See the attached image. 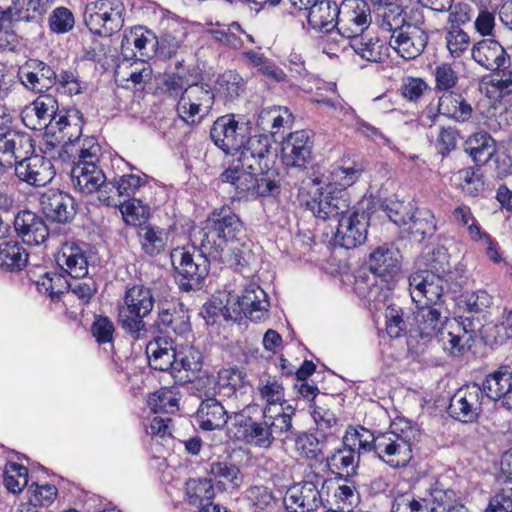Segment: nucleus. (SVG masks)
I'll use <instances>...</instances> for the list:
<instances>
[{
	"mask_svg": "<svg viewBox=\"0 0 512 512\" xmlns=\"http://www.w3.org/2000/svg\"><path fill=\"white\" fill-rule=\"evenodd\" d=\"M365 168L361 163L345 162L333 165L330 181L319 198L307 203L308 209L321 220L338 219L350 212V201L346 189L356 183Z\"/></svg>",
	"mask_w": 512,
	"mask_h": 512,
	"instance_id": "obj_1",
	"label": "nucleus"
},
{
	"mask_svg": "<svg viewBox=\"0 0 512 512\" xmlns=\"http://www.w3.org/2000/svg\"><path fill=\"white\" fill-rule=\"evenodd\" d=\"M427 499L430 506H435L436 512H447L458 504L456 492L450 488H444L440 483H435L429 489V497Z\"/></svg>",
	"mask_w": 512,
	"mask_h": 512,
	"instance_id": "obj_54",
	"label": "nucleus"
},
{
	"mask_svg": "<svg viewBox=\"0 0 512 512\" xmlns=\"http://www.w3.org/2000/svg\"><path fill=\"white\" fill-rule=\"evenodd\" d=\"M124 305L119 310L121 327L134 339L146 336L147 329L143 320L154 307L155 298L152 291L143 285L127 288L124 295Z\"/></svg>",
	"mask_w": 512,
	"mask_h": 512,
	"instance_id": "obj_6",
	"label": "nucleus"
},
{
	"mask_svg": "<svg viewBox=\"0 0 512 512\" xmlns=\"http://www.w3.org/2000/svg\"><path fill=\"white\" fill-rule=\"evenodd\" d=\"M377 24L383 31L394 34L408 23L405 22L403 10L399 5H388L377 9Z\"/></svg>",
	"mask_w": 512,
	"mask_h": 512,
	"instance_id": "obj_49",
	"label": "nucleus"
},
{
	"mask_svg": "<svg viewBox=\"0 0 512 512\" xmlns=\"http://www.w3.org/2000/svg\"><path fill=\"white\" fill-rule=\"evenodd\" d=\"M258 391L261 398L266 402L265 407L272 408V405L279 404L281 405L280 408H283L282 403L285 402L284 388L275 378L261 379Z\"/></svg>",
	"mask_w": 512,
	"mask_h": 512,
	"instance_id": "obj_60",
	"label": "nucleus"
},
{
	"mask_svg": "<svg viewBox=\"0 0 512 512\" xmlns=\"http://www.w3.org/2000/svg\"><path fill=\"white\" fill-rule=\"evenodd\" d=\"M312 134L307 130L290 133L282 142V161L291 169H305L312 159Z\"/></svg>",
	"mask_w": 512,
	"mask_h": 512,
	"instance_id": "obj_17",
	"label": "nucleus"
},
{
	"mask_svg": "<svg viewBox=\"0 0 512 512\" xmlns=\"http://www.w3.org/2000/svg\"><path fill=\"white\" fill-rule=\"evenodd\" d=\"M202 353L193 346H187L177 350V360L174 380L184 384L190 382L202 368Z\"/></svg>",
	"mask_w": 512,
	"mask_h": 512,
	"instance_id": "obj_38",
	"label": "nucleus"
},
{
	"mask_svg": "<svg viewBox=\"0 0 512 512\" xmlns=\"http://www.w3.org/2000/svg\"><path fill=\"white\" fill-rule=\"evenodd\" d=\"M159 312L155 326L161 333H169L173 331L176 334H183L190 330L188 317L179 315L174 305L159 304Z\"/></svg>",
	"mask_w": 512,
	"mask_h": 512,
	"instance_id": "obj_41",
	"label": "nucleus"
},
{
	"mask_svg": "<svg viewBox=\"0 0 512 512\" xmlns=\"http://www.w3.org/2000/svg\"><path fill=\"white\" fill-rule=\"evenodd\" d=\"M339 10L337 31L345 38L359 37L371 23L370 7L364 0H344Z\"/></svg>",
	"mask_w": 512,
	"mask_h": 512,
	"instance_id": "obj_12",
	"label": "nucleus"
},
{
	"mask_svg": "<svg viewBox=\"0 0 512 512\" xmlns=\"http://www.w3.org/2000/svg\"><path fill=\"white\" fill-rule=\"evenodd\" d=\"M378 435L375 436L363 426H349L343 436V446L349 447L357 455L375 452Z\"/></svg>",
	"mask_w": 512,
	"mask_h": 512,
	"instance_id": "obj_43",
	"label": "nucleus"
},
{
	"mask_svg": "<svg viewBox=\"0 0 512 512\" xmlns=\"http://www.w3.org/2000/svg\"><path fill=\"white\" fill-rule=\"evenodd\" d=\"M374 453L393 469L406 467L413 457L410 439L393 431L378 434Z\"/></svg>",
	"mask_w": 512,
	"mask_h": 512,
	"instance_id": "obj_10",
	"label": "nucleus"
},
{
	"mask_svg": "<svg viewBox=\"0 0 512 512\" xmlns=\"http://www.w3.org/2000/svg\"><path fill=\"white\" fill-rule=\"evenodd\" d=\"M34 153V145L31 137L25 133L14 130L0 133V162L7 165H16Z\"/></svg>",
	"mask_w": 512,
	"mask_h": 512,
	"instance_id": "obj_26",
	"label": "nucleus"
},
{
	"mask_svg": "<svg viewBox=\"0 0 512 512\" xmlns=\"http://www.w3.org/2000/svg\"><path fill=\"white\" fill-rule=\"evenodd\" d=\"M194 387L199 391V397L202 399L198 407L196 417L199 427L206 431L222 429L229 418L228 411L222 403L215 398L216 382L213 377L199 378Z\"/></svg>",
	"mask_w": 512,
	"mask_h": 512,
	"instance_id": "obj_8",
	"label": "nucleus"
},
{
	"mask_svg": "<svg viewBox=\"0 0 512 512\" xmlns=\"http://www.w3.org/2000/svg\"><path fill=\"white\" fill-rule=\"evenodd\" d=\"M297 452L306 459L318 460L323 454V444L311 433H300L295 439Z\"/></svg>",
	"mask_w": 512,
	"mask_h": 512,
	"instance_id": "obj_57",
	"label": "nucleus"
},
{
	"mask_svg": "<svg viewBox=\"0 0 512 512\" xmlns=\"http://www.w3.org/2000/svg\"><path fill=\"white\" fill-rule=\"evenodd\" d=\"M59 111L58 102L54 97L41 95L22 110L21 119L23 124L31 130L45 128L48 132V128Z\"/></svg>",
	"mask_w": 512,
	"mask_h": 512,
	"instance_id": "obj_23",
	"label": "nucleus"
},
{
	"mask_svg": "<svg viewBox=\"0 0 512 512\" xmlns=\"http://www.w3.org/2000/svg\"><path fill=\"white\" fill-rule=\"evenodd\" d=\"M412 218L406 230L416 241L421 242L426 237H431L435 233L437 229L436 220L430 210L426 208H416Z\"/></svg>",
	"mask_w": 512,
	"mask_h": 512,
	"instance_id": "obj_45",
	"label": "nucleus"
},
{
	"mask_svg": "<svg viewBox=\"0 0 512 512\" xmlns=\"http://www.w3.org/2000/svg\"><path fill=\"white\" fill-rule=\"evenodd\" d=\"M243 315L254 322L267 318L269 301L267 294L258 285L252 283L242 292Z\"/></svg>",
	"mask_w": 512,
	"mask_h": 512,
	"instance_id": "obj_37",
	"label": "nucleus"
},
{
	"mask_svg": "<svg viewBox=\"0 0 512 512\" xmlns=\"http://www.w3.org/2000/svg\"><path fill=\"white\" fill-rule=\"evenodd\" d=\"M245 238L244 224L230 207L214 209L199 230L195 242L202 246L204 253L211 259L221 257L229 244L240 242Z\"/></svg>",
	"mask_w": 512,
	"mask_h": 512,
	"instance_id": "obj_4",
	"label": "nucleus"
},
{
	"mask_svg": "<svg viewBox=\"0 0 512 512\" xmlns=\"http://www.w3.org/2000/svg\"><path fill=\"white\" fill-rule=\"evenodd\" d=\"M414 319L417 325V332L423 344L429 342L434 336L439 335V330L442 329L448 319L447 309L444 303H424L418 306L417 311L414 313Z\"/></svg>",
	"mask_w": 512,
	"mask_h": 512,
	"instance_id": "obj_22",
	"label": "nucleus"
},
{
	"mask_svg": "<svg viewBox=\"0 0 512 512\" xmlns=\"http://www.w3.org/2000/svg\"><path fill=\"white\" fill-rule=\"evenodd\" d=\"M293 415L294 409L291 406L287 407V411L284 408L274 411L270 407H265L260 420H252L250 417L234 413L232 426L239 428L236 432L230 428L229 432L233 433L237 440L255 447L269 448L275 439L291 431Z\"/></svg>",
	"mask_w": 512,
	"mask_h": 512,
	"instance_id": "obj_3",
	"label": "nucleus"
},
{
	"mask_svg": "<svg viewBox=\"0 0 512 512\" xmlns=\"http://www.w3.org/2000/svg\"><path fill=\"white\" fill-rule=\"evenodd\" d=\"M40 206L45 216L53 222H72L77 213L75 199L59 189L49 188L40 196Z\"/></svg>",
	"mask_w": 512,
	"mask_h": 512,
	"instance_id": "obj_18",
	"label": "nucleus"
},
{
	"mask_svg": "<svg viewBox=\"0 0 512 512\" xmlns=\"http://www.w3.org/2000/svg\"><path fill=\"white\" fill-rule=\"evenodd\" d=\"M73 186L82 194H92L104 183L105 174L97 164L75 163L71 169Z\"/></svg>",
	"mask_w": 512,
	"mask_h": 512,
	"instance_id": "obj_33",
	"label": "nucleus"
},
{
	"mask_svg": "<svg viewBox=\"0 0 512 512\" xmlns=\"http://www.w3.org/2000/svg\"><path fill=\"white\" fill-rule=\"evenodd\" d=\"M148 404L155 413H174L178 409V398L171 389L163 388L149 398Z\"/></svg>",
	"mask_w": 512,
	"mask_h": 512,
	"instance_id": "obj_62",
	"label": "nucleus"
},
{
	"mask_svg": "<svg viewBox=\"0 0 512 512\" xmlns=\"http://www.w3.org/2000/svg\"><path fill=\"white\" fill-rule=\"evenodd\" d=\"M52 3L53 0H0V22H39Z\"/></svg>",
	"mask_w": 512,
	"mask_h": 512,
	"instance_id": "obj_14",
	"label": "nucleus"
},
{
	"mask_svg": "<svg viewBox=\"0 0 512 512\" xmlns=\"http://www.w3.org/2000/svg\"><path fill=\"white\" fill-rule=\"evenodd\" d=\"M451 277L433 274L431 272L416 271L408 278L412 300L419 304L424 298L425 303H443V294L450 290Z\"/></svg>",
	"mask_w": 512,
	"mask_h": 512,
	"instance_id": "obj_13",
	"label": "nucleus"
},
{
	"mask_svg": "<svg viewBox=\"0 0 512 512\" xmlns=\"http://www.w3.org/2000/svg\"><path fill=\"white\" fill-rule=\"evenodd\" d=\"M185 496L190 505L202 506L215 496L214 485L208 478H191L185 483Z\"/></svg>",
	"mask_w": 512,
	"mask_h": 512,
	"instance_id": "obj_46",
	"label": "nucleus"
},
{
	"mask_svg": "<svg viewBox=\"0 0 512 512\" xmlns=\"http://www.w3.org/2000/svg\"><path fill=\"white\" fill-rule=\"evenodd\" d=\"M87 245L66 242L57 256V263L71 277L83 278L88 274Z\"/></svg>",
	"mask_w": 512,
	"mask_h": 512,
	"instance_id": "obj_30",
	"label": "nucleus"
},
{
	"mask_svg": "<svg viewBox=\"0 0 512 512\" xmlns=\"http://www.w3.org/2000/svg\"><path fill=\"white\" fill-rule=\"evenodd\" d=\"M401 255L392 243L375 248L369 256L373 276L356 279L355 289L370 302H386L393 283L400 274Z\"/></svg>",
	"mask_w": 512,
	"mask_h": 512,
	"instance_id": "obj_2",
	"label": "nucleus"
},
{
	"mask_svg": "<svg viewBox=\"0 0 512 512\" xmlns=\"http://www.w3.org/2000/svg\"><path fill=\"white\" fill-rule=\"evenodd\" d=\"M440 98L442 116L457 123H466L472 118V105L462 94L450 91L443 93Z\"/></svg>",
	"mask_w": 512,
	"mask_h": 512,
	"instance_id": "obj_39",
	"label": "nucleus"
},
{
	"mask_svg": "<svg viewBox=\"0 0 512 512\" xmlns=\"http://www.w3.org/2000/svg\"><path fill=\"white\" fill-rule=\"evenodd\" d=\"M15 175L22 182L41 187L54 178L55 170L51 161L44 156L27 154L15 165Z\"/></svg>",
	"mask_w": 512,
	"mask_h": 512,
	"instance_id": "obj_21",
	"label": "nucleus"
},
{
	"mask_svg": "<svg viewBox=\"0 0 512 512\" xmlns=\"http://www.w3.org/2000/svg\"><path fill=\"white\" fill-rule=\"evenodd\" d=\"M512 385V368L500 366L489 374L483 381L481 388L483 395L493 401L501 400L510 390Z\"/></svg>",
	"mask_w": 512,
	"mask_h": 512,
	"instance_id": "obj_40",
	"label": "nucleus"
},
{
	"mask_svg": "<svg viewBox=\"0 0 512 512\" xmlns=\"http://www.w3.org/2000/svg\"><path fill=\"white\" fill-rule=\"evenodd\" d=\"M21 83L29 90L42 93L57 83L55 70L39 59H28L18 72Z\"/></svg>",
	"mask_w": 512,
	"mask_h": 512,
	"instance_id": "obj_24",
	"label": "nucleus"
},
{
	"mask_svg": "<svg viewBox=\"0 0 512 512\" xmlns=\"http://www.w3.org/2000/svg\"><path fill=\"white\" fill-rule=\"evenodd\" d=\"M223 297L226 298L225 304L223 299L217 298L211 302V307L214 308L213 314H221L226 319L237 320L243 314L242 295L225 292Z\"/></svg>",
	"mask_w": 512,
	"mask_h": 512,
	"instance_id": "obj_51",
	"label": "nucleus"
},
{
	"mask_svg": "<svg viewBox=\"0 0 512 512\" xmlns=\"http://www.w3.org/2000/svg\"><path fill=\"white\" fill-rule=\"evenodd\" d=\"M227 248L228 250H224L222 256L217 257L216 259L228 263L231 267H246L253 258L249 245L243 241L229 244Z\"/></svg>",
	"mask_w": 512,
	"mask_h": 512,
	"instance_id": "obj_53",
	"label": "nucleus"
},
{
	"mask_svg": "<svg viewBox=\"0 0 512 512\" xmlns=\"http://www.w3.org/2000/svg\"><path fill=\"white\" fill-rule=\"evenodd\" d=\"M237 159L242 161L249 169L264 170L268 169V156L271 153L270 137L265 134L254 135L248 138L239 150Z\"/></svg>",
	"mask_w": 512,
	"mask_h": 512,
	"instance_id": "obj_28",
	"label": "nucleus"
},
{
	"mask_svg": "<svg viewBox=\"0 0 512 512\" xmlns=\"http://www.w3.org/2000/svg\"><path fill=\"white\" fill-rule=\"evenodd\" d=\"M427 267L425 272L450 277L451 264L447 249L443 246L434 248L426 257Z\"/></svg>",
	"mask_w": 512,
	"mask_h": 512,
	"instance_id": "obj_61",
	"label": "nucleus"
},
{
	"mask_svg": "<svg viewBox=\"0 0 512 512\" xmlns=\"http://www.w3.org/2000/svg\"><path fill=\"white\" fill-rule=\"evenodd\" d=\"M369 213L353 211L339 218L335 243L352 249L365 243L369 227Z\"/></svg>",
	"mask_w": 512,
	"mask_h": 512,
	"instance_id": "obj_16",
	"label": "nucleus"
},
{
	"mask_svg": "<svg viewBox=\"0 0 512 512\" xmlns=\"http://www.w3.org/2000/svg\"><path fill=\"white\" fill-rule=\"evenodd\" d=\"M436 92H450L458 83V74L448 63L437 65L433 71Z\"/></svg>",
	"mask_w": 512,
	"mask_h": 512,
	"instance_id": "obj_63",
	"label": "nucleus"
},
{
	"mask_svg": "<svg viewBox=\"0 0 512 512\" xmlns=\"http://www.w3.org/2000/svg\"><path fill=\"white\" fill-rule=\"evenodd\" d=\"M214 101V93L208 84L193 83L188 85L179 97L177 114L189 125L198 124L210 113Z\"/></svg>",
	"mask_w": 512,
	"mask_h": 512,
	"instance_id": "obj_9",
	"label": "nucleus"
},
{
	"mask_svg": "<svg viewBox=\"0 0 512 512\" xmlns=\"http://www.w3.org/2000/svg\"><path fill=\"white\" fill-rule=\"evenodd\" d=\"M339 7L330 0H317L308 11L309 25L318 31L330 32L337 29Z\"/></svg>",
	"mask_w": 512,
	"mask_h": 512,
	"instance_id": "obj_36",
	"label": "nucleus"
},
{
	"mask_svg": "<svg viewBox=\"0 0 512 512\" xmlns=\"http://www.w3.org/2000/svg\"><path fill=\"white\" fill-rule=\"evenodd\" d=\"M471 52L479 65L491 71L500 70L509 62L505 49L492 39L479 41L472 47Z\"/></svg>",
	"mask_w": 512,
	"mask_h": 512,
	"instance_id": "obj_32",
	"label": "nucleus"
},
{
	"mask_svg": "<svg viewBox=\"0 0 512 512\" xmlns=\"http://www.w3.org/2000/svg\"><path fill=\"white\" fill-rule=\"evenodd\" d=\"M483 393L480 385L467 384L459 388L450 399L449 414L465 423L474 422L482 411Z\"/></svg>",
	"mask_w": 512,
	"mask_h": 512,
	"instance_id": "obj_15",
	"label": "nucleus"
},
{
	"mask_svg": "<svg viewBox=\"0 0 512 512\" xmlns=\"http://www.w3.org/2000/svg\"><path fill=\"white\" fill-rule=\"evenodd\" d=\"M146 354L152 369L169 372L174 378L177 349L169 337H157L146 346Z\"/></svg>",
	"mask_w": 512,
	"mask_h": 512,
	"instance_id": "obj_27",
	"label": "nucleus"
},
{
	"mask_svg": "<svg viewBox=\"0 0 512 512\" xmlns=\"http://www.w3.org/2000/svg\"><path fill=\"white\" fill-rule=\"evenodd\" d=\"M209 474L219 482H228L233 488L242 484L243 477L237 465L228 461H214L209 465Z\"/></svg>",
	"mask_w": 512,
	"mask_h": 512,
	"instance_id": "obj_50",
	"label": "nucleus"
},
{
	"mask_svg": "<svg viewBox=\"0 0 512 512\" xmlns=\"http://www.w3.org/2000/svg\"><path fill=\"white\" fill-rule=\"evenodd\" d=\"M464 149L477 165H484L496 151L495 140L488 133H475L466 140Z\"/></svg>",
	"mask_w": 512,
	"mask_h": 512,
	"instance_id": "obj_42",
	"label": "nucleus"
},
{
	"mask_svg": "<svg viewBox=\"0 0 512 512\" xmlns=\"http://www.w3.org/2000/svg\"><path fill=\"white\" fill-rule=\"evenodd\" d=\"M324 480L316 476V481L306 480L289 487L284 496L286 509L293 512H315L324 506V498L319 489Z\"/></svg>",
	"mask_w": 512,
	"mask_h": 512,
	"instance_id": "obj_11",
	"label": "nucleus"
},
{
	"mask_svg": "<svg viewBox=\"0 0 512 512\" xmlns=\"http://www.w3.org/2000/svg\"><path fill=\"white\" fill-rule=\"evenodd\" d=\"M437 337L443 349L451 356L464 354L474 341L473 334L455 319L446 322Z\"/></svg>",
	"mask_w": 512,
	"mask_h": 512,
	"instance_id": "obj_31",
	"label": "nucleus"
},
{
	"mask_svg": "<svg viewBox=\"0 0 512 512\" xmlns=\"http://www.w3.org/2000/svg\"><path fill=\"white\" fill-rule=\"evenodd\" d=\"M15 231L28 245H40L49 236V230L43 218L31 211L19 212L14 220Z\"/></svg>",
	"mask_w": 512,
	"mask_h": 512,
	"instance_id": "obj_29",
	"label": "nucleus"
},
{
	"mask_svg": "<svg viewBox=\"0 0 512 512\" xmlns=\"http://www.w3.org/2000/svg\"><path fill=\"white\" fill-rule=\"evenodd\" d=\"M138 237L143 252L155 257L165 251L168 243V233L157 226L144 225L139 228Z\"/></svg>",
	"mask_w": 512,
	"mask_h": 512,
	"instance_id": "obj_44",
	"label": "nucleus"
},
{
	"mask_svg": "<svg viewBox=\"0 0 512 512\" xmlns=\"http://www.w3.org/2000/svg\"><path fill=\"white\" fill-rule=\"evenodd\" d=\"M175 278L181 291L199 290L209 273V258L202 246L177 247L170 252Z\"/></svg>",
	"mask_w": 512,
	"mask_h": 512,
	"instance_id": "obj_5",
	"label": "nucleus"
},
{
	"mask_svg": "<svg viewBox=\"0 0 512 512\" xmlns=\"http://www.w3.org/2000/svg\"><path fill=\"white\" fill-rule=\"evenodd\" d=\"M28 483V470L26 467L10 463L4 473V485L8 491L20 493Z\"/></svg>",
	"mask_w": 512,
	"mask_h": 512,
	"instance_id": "obj_59",
	"label": "nucleus"
},
{
	"mask_svg": "<svg viewBox=\"0 0 512 512\" xmlns=\"http://www.w3.org/2000/svg\"><path fill=\"white\" fill-rule=\"evenodd\" d=\"M84 117L78 109H63L56 114L46 132L55 142L63 143V147L78 141L82 135Z\"/></svg>",
	"mask_w": 512,
	"mask_h": 512,
	"instance_id": "obj_19",
	"label": "nucleus"
},
{
	"mask_svg": "<svg viewBox=\"0 0 512 512\" xmlns=\"http://www.w3.org/2000/svg\"><path fill=\"white\" fill-rule=\"evenodd\" d=\"M245 373L237 368L223 369L219 372V394L230 397L244 386Z\"/></svg>",
	"mask_w": 512,
	"mask_h": 512,
	"instance_id": "obj_55",
	"label": "nucleus"
},
{
	"mask_svg": "<svg viewBox=\"0 0 512 512\" xmlns=\"http://www.w3.org/2000/svg\"><path fill=\"white\" fill-rule=\"evenodd\" d=\"M47 22L51 32L65 34L74 28L75 17L70 9L60 6L52 10Z\"/></svg>",
	"mask_w": 512,
	"mask_h": 512,
	"instance_id": "obj_56",
	"label": "nucleus"
},
{
	"mask_svg": "<svg viewBox=\"0 0 512 512\" xmlns=\"http://www.w3.org/2000/svg\"><path fill=\"white\" fill-rule=\"evenodd\" d=\"M157 44V37L152 31L142 26H136L125 30L121 41V49L126 57H128L127 51L130 50L131 46H134L140 57H150L155 53Z\"/></svg>",
	"mask_w": 512,
	"mask_h": 512,
	"instance_id": "obj_35",
	"label": "nucleus"
},
{
	"mask_svg": "<svg viewBox=\"0 0 512 512\" xmlns=\"http://www.w3.org/2000/svg\"><path fill=\"white\" fill-rule=\"evenodd\" d=\"M245 128L233 115L219 117L213 124L210 137L214 144L226 153L239 151L243 146Z\"/></svg>",
	"mask_w": 512,
	"mask_h": 512,
	"instance_id": "obj_25",
	"label": "nucleus"
},
{
	"mask_svg": "<svg viewBox=\"0 0 512 512\" xmlns=\"http://www.w3.org/2000/svg\"><path fill=\"white\" fill-rule=\"evenodd\" d=\"M446 47L453 58L461 57L469 48V35L460 27H450L445 35Z\"/></svg>",
	"mask_w": 512,
	"mask_h": 512,
	"instance_id": "obj_58",
	"label": "nucleus"
},
{
	"mask_svg": "<svg viewBox=\"0 0 512 512\" xmlns=\"http://www.w3.org/2000/svg\"><path fill=\"white\" fill-rule=\"evenodd\" d=\"M125 12L121 0H95L86 4L83 20L91 33L110 37L123 28Z\"/></svg>",
	"mask_w": 512,
	"mask_h": 512,
	"instance_id": "obj_7",
	"label": "nucleus"
},
{
	"mask_svg": "<svg viewBox=\"0 0 512 512\" xmlns=\"http://www.w3.org/2000/svg\"><path fill=\"white\" fill-rule=\"evenodd\" d=\"M28 253L16 241L0 244V267L8 271H18L26 266Z\"/></svg>",
	"mask_w": 512,
	"mask_h": 512,
	"instance_id": "obj_47",
	"label": "nucleus"
},
{
	"mask_svg": "<svg viewBox=\"0 0 512 512\" xmlns=\"http://www.w3.org/2000/svg\"><path fill=\"white\" fill-rule=\"evenodd\" d=\"M263 172V170L261 171ZM275 171L269 168L260 177H254L253 189L251 196H275L280 192L279 181L275 178Z\"/></svg>",
	"mask_w": 512,
	"mask_h": 512,
	"instance_id": "obj_64",
	"label": "nucleus"
},
{
	"mask_svg": "<svg viewBox=\"0 0 512 512\" xmlns=\"http://www.w3.org/2000/svg\"><path fill=\"white\" fill-rule=\"evenodd\" d=\"M428 43L427 33L418 26L407 24L391 34L390 47L403 59L413 60L420 56Z\"/></svg>",
	"mask_w": 512,
	"mask_h": 512,
	"instance_id": "obj_20",
	"label": "nucleus"
},
{
	"mask_svg": "<svg viewBox=\"0 0 512 512\" xmlns=\"http://www.w3.org/2000/svg\"><path fill=\"white\" fill-rule=\"evenodd\" d=\"M119 207L125 222L139 228L144 226L150 215V208L137 199L123 201Z\"/></svg>",
	"mask_w": 512,
	"mask_h": 512,
	"instance_id": "obj_52",
	"label": "nucleus"
},
{
	"mask_svg": "<svg viewBox=\"0 0 512 512\" xmlns=\"http://www.w3.org/2000/svg\"><path fill=\"white\" fill-rule=\"evenodd\" d=\"M360 456L349 447L336 450L331 456L327 457V463L332 468L347 477L356 474Z\"/></svg>",
	"mask_w": 512,
	"mask_h": 512,
	"instance_id": "obj_48",
	"label": "nucleus"
},
{
	"mask_svg": "<svg viewBox=\"0 0 512 512\" xmlns=\"http://www.w3.org/2000/svg\"><path fill=\"white\" fill-rule=\"evenodd\" d=\"M256 171L257 170L249 169L242 161H239V159H235L231 165L222 172L220 179L223 183L231 184L238 197H247L251 196Z\"/></svg>",
	"mask_w": 512,
	"mask_h": 512,
	"instance_id": "obj_34",
	"label": "nucleus"
}]
</instances>
